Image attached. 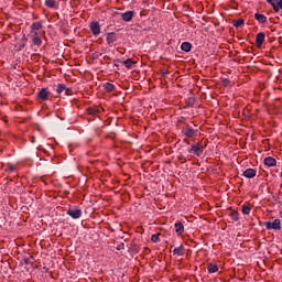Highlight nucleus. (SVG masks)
I'll use <instances>...</instances> for the list:
<instances>
[{
	"mask_svg": "<svg viewBox=\"0 0 282 282\" xmlns=\"http://www.w3.org/2000/svg\"><path fill=\"white\" fill-rule=\"evenodd\" d=\"M265 228L267 230H281V220L274 219L273 223L267 221Z\"/></svg>",
	"mask_w": 282,
	"mask_h": 282,
	"instance_id": "f257e3e1",
	"label": "nucleus"
},
{
	"mask_svg": "<svg viewBox=\"0 0 282 282\" xmlns=\"http://www.w3.org/2000/svg\"><path fill=\"white\" fill-rule=\"evenodd\" d=\"M66 215L72 217V219H80V217H83V210L78 208H72L66 212Z\"/></svg>",
	"mask_w": 282,
	"mask_h": 282,
	"instance_id": "f03ea898",
	"label": "nucleus"
},
{
	"mask_svg": "<svg viewBox=\"0 0 282 282\" xmlns=\"http://www.w3.org/2000/svg\"><path fill=\"white\" fill-rule=\"evenodd\" d=\"M204 151V147L199 145V144H194L192 145L191 150L188 151V153H194V155H202Z\"/></svg>",
	"mask_w": 282,
	"mask_h": 282,
	"instance_id": "7ed1b4c3",
	"label": "nucleus"
},
{
	"mask_svg": "<svg viewBox=\"0 0 282 282\" xmlns=\"http://www.w3.org/2000/svg\"><path fill=\"white\" fill-rule=\"evenodd\" d=\"M265 42V33L260 32L256 35V45L257 47H261L263 43Z\"/></svg>",
	"mask_w": 282,
	"mask_h": 282,
	"instance_id": "20e7f679",
	"label": "nucleus"
},
{
	"mask_svg": "<svg viewBox=\"0 0 282 282\" xmlns=\"http://www.w3.org/2000/svg\"><path fill=\"white\" fill-rule=\"evenodd\" d=\"M183 135L186 138H194V135L197 133V130L186 127L185 129L182 130Z\"/></svg>",
	"mask_w": 282,
	"mask_h": 282,
	"instance_id": "39448f33",
	"label": "nucleus"
},
{
	"mask_svg": "<svg viewBox=\"0 0 282 282\" xmlns=\"http://www.w3.org/2000/svg\"><path fill=\"white\" fill-rule=\"evenodd\" d=\"M51 95L52 94L47 91V88H42L37 94L40 100H48Z\"/></svg>",
	"mask_w": 282,
	"mask_h": 282,
	"instance_id": "423d86ee",
	"label": "nucleus"
},
{
	"mask_svg": "<svg viewBox=\"0 0 282 282\" xmlns=\"http://www.w3.org/2000/svg\"><path fill=\"white\" fill-rule=\"evenodd\" d=\"M90 30L95 36H98L100 34V24L98 22H91Z\"/></svg>",
	"mask_w": 282,
	"mask_h": 282,
	"instance_id": "0eeeda50",
	"label": "nucleus"
},
{
	"mask_svg": "<svg viewBox=\"0 0 282 282\" xmlns=\"http://www.w3.org/2000/svg\"><path fill=\"white\" fill-rule=\"evenodd\" d=\"M245 177H248V178H252V177H257V170L254 169H247L243 174H242Z\"/></svg>",
	"mask_w": 282,
	"mask_h": 282,
	"instance_id": "6e6552de",
	"label": "nucleus"
},
{
	"mask_svg": "<svg viewBox=\"0 0 282 282\" xmlns=\"http://www.w3.org/2000/svg\"><path fill=\"white\" fill-rule=\"evenodd\" d=\"M133 14H134L133 11H127L124 13H121V19L126 22H129L131 21V19H133Z\"/></svg>",
	"mask_w": 282,
	"mask_h": 282,
	"instance_id": "1a4fd4ad",
	"label": "nucleus"
},
{
	"mask_svg": "<svg viewBox=\"0 0 282 282\" xmlns=\"http://www.w3.org/2000/svg\"><path fill=\"white\" fill-rule=\"evenodd\" d=\"M264 164H265V166H276V159H274L272 156H267L264 159Z\"/></svg>",
	"mask_w": 282,
	"mask_h": 282,
	"instance_id": "9d476101",
	"label": "nucleus"
},
{
	"mask_svg": "<svg viewBox=\"0 0 282 282\" xmlns=\"http://www.w3.org/2000/svg\"><path fill=\"white\" fill-rule=\"evenodd\" d=\"M207 272L209 274H215V272H219V267L217 264L209 263L207 265Z\"/></svg>",
	"mask_w": 282,
	"mask_h": 282,
	"instance_id": "9b49d317",
	"label": "nucleus"
},
{
	"mask_svg": "<svg viewBox=\"0 0 282 282\" xmlns=\"http://www.w3.org/2000/svg\"><path fill=\"white\" fill-rule=\"evenodd\" d=\"M181 50L183 52H191V50H193V44H191V42H183L181 44Z\"/></svg>",
	"mask_w": 282,
	"mask_h": 282,
	"instance_id": "f8f14e48",
	"label": "nucleus"
},
{
	"mask_svg": "<svg viewBox=\"0 0 282 282\" xmlns=\"http://www.w3.org/2000/svg\"><path fill=\"white\" fill-rule=\"evenodd\" d=\"M117 39L118 37L116 36V33H108L107 34V43H108V45H111V44L116 43Z\"/></svg>",
	"mask_w": 282,
	"mask_h": 282,
	"instance_id": "ddd939ff",
	"label": "nucleus"
},
{
	"mask_svg": "<svg viewBox=\"0 0 282 282\" xmlns=\"http://www.w3.org/2000/svg\"><path fill=\"white\" fill-rule=\"evenodd\" d=\"M254 18H256V20H257L259 23H267V22H268V18H267L264 14L256 13V14H254Z\"/></svg>",
	"mask_w": 282,
	"mask_h": 282,
	"instance_id": "4468645a",
	"label": "nucleus"
},
{
	"mask_svg": "<svg viewBox=\"0 0 282 282\" xmlns=\"http://www.w3.org/2000/svg\"><path fill=\"white\" fill-rule=\"evenodd\" d=\"M174 226H175V232L177 235H182L184 232V224L176 223Z\"/></svg>",
	"mask_w": 282,
	"mask_h": 282,
	"instance_id": "2eb2a0df",
	"label": "nucleus"
},
{
	"mask_svg": "<svg viewBox=\"0 0 282 282\" xmlns=\"http://www.w3.org/2000/svg\"><path fill=\"white\" fill-rule=\"evenodd\" d=\"M173 254H177V257H184V247L181 245L180 247L173 250Z\"/></svg>",
	"mask_w": 282,
	"mask_h": 282,
	"instance_id": "dca6fc26",
	"label": "nucleus"
},
{
	"mask_svg": "<svg viewBox=\"0 0 282 282\" xmlns=\"http://www.w3.org/2000/svg\"><path fill=\"white\" fill-rule=\"evenodd\" d=\"M43 29V24H41V22H34L32 25H31V30L32 32H39V30H42Z\"/></svg>",
	"mask_w": 282,
	"mask_h": 282,
	"instance_id": "f3484780",
	"label": "nucleus"
},
{
	"mask_svg": "<svg viewBox=\"0 0 282 282\" xmlns=\"http://www.w3.org/2000/svg\"><path fill=\"white\" fill-rule=\"evenodd\" d=\"M124 67H127V69H131V67H133V65H135V62H133L131 58H128L126 61L122 62Z\"/></svg>",
	"mask_w": 282,
	"mask_h": 282,
	"instance_id": "a211bd4d",
	"label": "nucleus"
},
{
	"mask_svg": "<svg viewBox=\"0 0 282 282\" xmlns=\"http://www.w3.org/2000/svg\"><path fill=\"white\" fill-rule=\"evenodd\" d=\"M104 88L106 89V91L111 93V91H113V89H116V86H113V84H111V83H106L104 85Z\"/></svg>",
	"mask_w": 282,
	"mask_h": 282,
	"instance_id": "6ab92c4d",
	"label": "nucleus"
},
{
	"mask_svg": "<svg viewBox=\"0 0 282 282\" xmlns=\"http://www.w3.org/2000/svg\"><path fill=\"white\" fill-rule=\"evenodd\" d=\"M33 43L34 45H41L42 41H41V37H39V32L34 33Z\"/></svg>",
	"mask_w": 282,
	"mask_h": 282,
	"instance_id": "aec40b11",
	"label": "nucleus"
},
{
	"mask_svg": "<svg viewBox=\"0 0 282 282\" xmlns=\"http://www.w3.org/2000/svg\"><path fill=\"white\" fill-rule=\"evenodd\" d=\"M57 94H63V91H68L67 87L65 86V84H59L57 86V89H56Z\"/></svg>",
	"mask_w": 282,
	"mask_h": 282,
	"instance_id": "412c9836",
	"label": "nucleus"
},
{
	"mask_svg": "<svg viewBox=\"0 0 282 282\" xmlns=\"http://www.w3.org/2000/svg\"><path fill=\"white\" fill-rule=\"evenodd\" d=\"M46 8H56V0H45Z\"/></svg>",
	"mask_w": 282,
	"mask_h": 282,
	"instance_id": "4be33fe9",
	"label": "nucleus"
},
{
	"mask_svg": "<svg viewBox=\"0 0 282 282\" xmlns=\"http://www.w3.org/2000/svg\"><path fill=\"white\" fill-rule=\"evenodd\" d=\"M274 12H279V10H282V0H278L274 6Z\"/></svg>",
	"mask_w": 282,
	"mask_h": 282,
	"instance_id": "5701e85b",
	"label": "nucleus"
},
{
	"mask_svg": "<svg viewBox=\"0 0 282 282\" xmlns=\"http://www.w3.org/2000/svg\"><path fill=\"white\" fill-rule=\"evenodd\" d=\"M230 217L234 221H239V212H231Z\"/></svg>",
	"mask_w": 282,
	"mask_h": 282,
	"instance_id": "b1692460",
	"label": "nucleus"
},
{
	"mask_svg": "<svg viewBox=\"0 0 282 282\" xmlns=\"http://www.w3.org/2000/svg\"><path fill=\"white\" fill-rule=\"evenodd\" d=\"M242 214L243 215H250V206L243 205L242 206Z\"/></svg>",
	"mask_w": 282,
	"mask_h": 282,
	"instance_id": "393cba45",
	"label": "nucleus"
},
{
	"mask_svg": "<svg viewBox=\"0 0 282 282\" xmlns=\"http://www.w3.org/2000/svg\"><path fill=\"white\" fill-rule=\"evenodd\" d=\"M151 241H153V243H158V241H160V234L152 235Z\"/></svg>",
	"mask_w": 282,
	"mask_h": 282,
	"instance_id": "a878e982",
	"label": "nucleus"
},
{
	"mask_svg": "<svg viewBox=\"0 0 282 282\" xmlns=\"http://www.w3.org/2000/svg\"><path fill=\"white\" fill-rule=\"evenodd\" d=\"M88 113H89V116H97L98 115V109H96V108H88Z\"/></svg>",
	"mask_w": 282,
	"mask_h": 282,
	"instance_id": "bb28decb",
	"label": "nucleus"
},
{
	"mask_svg": "<svg viewBox=\"0 0 282 282\" xmlns=\"http://www.w3.org/2000/svg\"><path fill=\"white\" fill-rule=\"evenodd\" d=\"M235 28H241V25H243V20H238L235 22Z\"/></svg>",
	"mask_w": 282,
	"mask_h": 282,
	"instance_id": "cd10ccee",
	"label": "nucleus"
},
{
	"mask_svg": "<svg viewBox=\"0 0 282 282\" xmlns=\"http://www.w3.org/2000/svg\"><path fill=\"white\" fill-rule=\"evenodd\" d=\"M276 1L278 0H267V3H270V6H272V8L274 10V6H276Z\"/></svg>",
	"mask_w": 282,
	"mask_h": 282,
	"instance_id": "c85d7f7f",
	"label": "nucleus"
},
{
	"mask_svg": "<svg viewBox=\"0 0 282 282\" xmlns=\"http://www.w3.org/2000/svg\"><path fill=\"white\" fill-rule=\"evenodd\" d=\"M188 105H189V107H193L195 105V99L189 98L188 99Z\"/></svg>",
	"mask_w": 282,
	"mask_h": 282,
	"instance_id": "c756f323",
	"label": "nucleus"
},
{
	"mask_svg": "<svg viewBox=\"0 0 282 282\" xmlns=\"http://www.w3.org/2000/svg\"><path fill=\"white\" fill-rule=\"evenodd\" d=\"M8 171H9L10 173H12V172L14 171V166H13V165H8Z\"/></svg>",
	"mask_w": 282,
	"mask_h": 282,
	"instance_id": "7c9ffc66",
	"label": "nucleus"
}]
</instances>
